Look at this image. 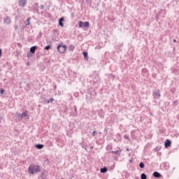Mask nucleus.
I'll list each match as a JSON object with an SVG mask.
<instances>
[{
    "instance_id": "f257e3e1",
    "label": "nucleus",
    "mask_w": 179,
    "mask_h": 179,
    "mask_svg": "<svg viewBox=\"0 0 179 179\" xmlns=\"http://www.w3.org/2000/svg\"><path fill=\"white\" fill-rule=\"evenodd\" d=\"M40 172V166L38 165H34V164H31L29 166L28 169V173L30 174H34V173H39Z\"/></svg>"
},
{
    "instance_id": "f03ea898",
    "label": "nucleus",
    "mask_w": 179,
    "mask_h": 179,
    "mask_svg": "<svg viewBox=\"0 0 179 179\" xmlns=\"http://www.w3.org/2000/svg\"><path fill=\"white\" fill-rule=\"evenodd\" d=\"M57 51L59 54H64L66 51V45H58Z\"/></svg>"
},
{
    "instance_id": "7ed1b4c3",
    "label": "nucleus",
    "mask_w": 179,
    "mask_h": 179,
    "mask_svg": "<svg viewBox=\"0 0 179 179\" xmlns=\"http://www.w3.org/2000/svg\"><path fill=\"white\" fill-rule=\"evenodd\" d=\"M152 96L154 97V99H160V90H155L153 92Z\"/></svg>"
},
{
    "instance_id": "20e7f679",
    "label": "nucleus",
    "mask_w": 179,
    "mask_h": 179,
    "mask_svg": "<svg viewBox=\"0 0 179 179\" xmlns=\"http://www.w3.org/2000/svg\"><path fill=\"white\" fill-rule=\"evenodd\" d=\"M27 3V0H19L18 1L19 6H22V8H24Z\"/></svg>"
},
{
    "instance_id": "39448f33",
    "label": "nucleus",
    "mask_w": 179,
    "mask_h": 179,
    "mask_svg": "<svg viewBox=\"0 0 179 179\" xmlns=\"http://www.w3.org/2000/svg\"><path fill=\"white\" fill-rule=\"evenodd\" d=\"M136 132L137 131L136 130H133L131 131V138H132V139H136V138L138 136H136Z\"/></svg>"
},
{
    "instance_id": "423d86ee",
    "label": "nucleus",
    "mask_w": 179,
    "mask_h": 179,
    "mask_svg": "<svg viewBox=\"0 0 179 179\" xmlns=\"http://www.w3.org/2000/svg\"><path fill=\"white\" fill-rule=\"evenodd\" d=\"M164 146L165 148H170V146H171V141L166 139L164 143Z\"/></svg>"
},
{
    "instance_id": "0eeeda50",
    "label": "nucleus",
    "mask_w": 179,
    "mask_h": 179,
    "mask_svg": "<svg viewBox=\"0 0 179 179\" xmlns=\"http://www.w3.org/2000/svg\"><path fill=\"white\" fill-rule=\"evenodd\" d=\"M153 177L155 178H161L162 174L157 171H155L152 174Z\"/></svg>"
},
{
    "instance_id": "6e6552de",
    "label": "nucleus",
    "mask_w": 179,
    "mask_h": 179,
    "mask_svg": "<svg viewBox=\"0 0 179 179\" xmlns=\"http://www.w3.org/2000/svg\"><path fill=\"white\" fill-rule=\"evenodd\" d=\"M12 20H10V17L6 16V17H4V22L6 23V24H10Z\"/></svg>"
},
{
    "instance_id": "1a4fd4ad",
    "label": "nucleus",
    "mask_w": 179,
    "mask_h": 179,
    "mask_svg": "<svg viewBox=\"0 0 179 179\" xmlns=\"http://www.w3.org/2000/svg\"><path fill=\"white\" fill-rule=\"evenodd\" d=\"M65 20V18L64 17H62L61 18L59 19V25H60L61 27H64V22Z\"/></svg>"
},
{
    "instance_id": "9d476101",
    "label": "nucleus",
    "mask_w": 179,
    "mask_h": 179,
    "mask_svg": "<svg viewBox=\"0 0 179 179\" xmlns=\"http://www.w3.org/2000/svg\"><path fill=\"white\" fill-rule=\"evenodd\" d=\"M36 50H37V46H32L30 48V52L31 54H35L36 53Z\"/></svg>"
},
{
    "instance_id": "9b49d317",
    "label": "nucleus",
    "mask_w": 179,
    "mask_h": 179,
    "mask_svg": "<svg viewBox=\"0 0 179 179\" xmlns=\"http://www.w3.org/2000/svg\"><path fill=\"white\" fill-rule=\"evenodd\" d=\"M35 148H36V149L41 150V149H43V148H44V145H43V144H36L35 145Z\"/></svg>"
},
{
    "instance_id": "f8f14e48",
    "label": "nucleus",
    "mask_w": 179,
    "mask_h": 179,
    "mask_svg": "<svg viewBox=\"0 0 179 179\" xmlns=\"http://www.w3.org/2000/svg\"><path fill=\"white\" fill-rule=\"evenodd\" d=\"M83 57H84L85 59L88 61L89 60V57H88L87 52H83Z\"/></svg>"
},
{
    "instance_id": "ddd939ff",
    "label": "nucleus",
    "mask_w": 179,
    "mask_h": 179,
    "mask_svg": "<svg viewBox=\"0 0 179 179\" xmlns=\"http://www.w3.org/2000/svg\"><path fill=\"white\" fill-rule=\"evenodd\" d=\"M15 115L17 116L18 121H22V120H23V117L20 113H16Z\"/></svg>"
},
{
    "instance_id": "4468645a",
    "label": "nucleus",
    "mask_w": 179,
    "mask_h": 179,
    "mask_svg": "<svg viewBox=\"0 0 179 179\" xmlns=\"http://www.w3.org/2000/svg\"><path fill=\"white\" fill-rule=\"evenodd\" d=\"M101 173H107V171H108V169H107V167H103V168H101V170H100Z\"/></svg>"
},
{
    "instance_id": "2eb2a0df",
    "label": "nucleus",
    "mask_w": 179,
    "mask_h": 179,
    "mask_svg": "<svg viewBox=\"0 0 179 179\" xmlns=\"http://www.w3.org/2000/svg\"><path fill=\"white\" fill-rule=\"evenodd\" d=\"M141 179H148V176H146V174L142 173V174L141 175Z\"/></svg>"
},
{
    "instance_id": "dca6fc26",
    "label": "nucleus",
    "mask_w": 179,
    "mask_h": 179,
    "mask_svg": "<svg viewBox=\"0 0 179 179\" xmlns=\"http://www.w3.org/2000/svg\"><path fill=\"white\" fill-rule=\"evenodd\" d=\"M30 25V18H28L26 21H25V26H29Z\"/></svg>"
},
{
    "instance_id": "f3484780",
    "label": "nucleus",
    "mask_w": 179,
    "mask_h": 179,
    "mask_svg": "<svg viewBox=\"0 0 179 179\" xmlns=\"http://www.w3.org/2000/svg\"><path fill=\"white\" fill-rule=\"evenodd\" d=\"M89 26H90L89 22H84V27L85 29H87V27H89Z\"/></svg>"
},
{
    "instance_id": "a211bd4d",
    "label": "nucleus",
    "mask_w": 179,
    "mask_h": 179,
    "mask_svg": "<svg viewBox=\"0 0 179 179\" xmlns=\"http://www.w3.org/2000/svg\"><path fill=\"white\" fill-rule=\"evenodd\" d=\"M139 167L140 169H145V164L143 162H140Z\"/></svg>"
},
{
    "instance_id": "6ab92c4d",
    "label": "nucleus",
    "mask_w": 179,
    "mask_h": 179,
    "mask_svg": "<svg viewBox=\"0 0 179 179\" xmlns=\"http://www.w3.org/2000/svg\"><path fill=\"white\" fill-rule=\"evenodd\" d=\"M111 153H115V155H121L120 150L111 151Z\"/></svg>"
},
{
    "instance_id": "aec40b11",
    "label": "nucleus",
    "mask_w": 179,
    "mask_h": 179,
    "mask_svg": "<svg viewBox=\"0 0 179 179\" xmlns=\"http://www.w3.org/2000/svg\"><path fill=\"white\" fill-rule=\"evenodd\" d=\"M45 172H42V173L41 174V178L42 179H45Z\"/></svg>"
},
{
    "instance_id": "412c9836",
    "label": "nucleus",
    "mask_w": 179,
    "mask_h": 179,
    "mask_svg": "<svg viewBox=\"0 0 179 179\" xmlns=\"http://www.w3.org/2000/svg\"><path fill=\"white\" fill-rule=\"evenodd\" d=\"M50 48H51V45H48L45 47V50L46 51H48V50H50Z\"/></svg>"
},
{
    "instance_id": "4be33fe9",
    "label": "nucleus",
    "mask_w": 179,
    "mask_h": 179,
    "mask_svg": "<svg viewBox=\"0 0 179 179\" xmlns=\"http://www.w3.org/2000/svg\"><path fill=\"white\" fill-rule=\"evenodd\" d=\"M79 27H84V22L82 21L79 22Z\"/></svg>"
},
{
    "instance_id": "5701e85b",
    "label": "nucleus",
    "mask_w": 179,
    "mask_h": 179,
    "mask_svg": "<svg viewBox=\"0 0 179 179\" xmlns=\"http://www.w3.org/2000/svg\"><path fill=\"white\" fill-rule=\"evenodd\" d=\"M52 101H54V98H50L47 103L48 104H50V103H52Z\"/></svg>"
},
{
    "instance_id": "b1692460",
    "label": "nucleus",
    "mask_w": 179,
    "mask_h": 179,
    "mask_svg": "<svg viewBox=\"0 0 179 179\" xmlns=\"http://www.w3.org/2000/svg\"><path fill=\"white\" fill-rule=\"evenodd\" d=\"M27 112H24L21 114V117H27V114L26 113Z\"/></svg>"
},
{
    "instance_id": "393cba45",
    "label": "nucleus",
    "mask_w": 179,
    "mask_h": 179,
    "mask_svg": "<svg viewBox=\"0 0 179 179\" xmlns=\"http://www.w3.org/2000/svg\"><path fill=\"white\" fill-rule=\"evenodd\" d=\"M74 50H75V46H73V45H70L69 50H70V51H73Z\"/></svg>"
},
{
    "instance_id": "a878e982",
    "label": "nucleus",
    "mask_w": 179,
    "mask_h": 179,
    "mask_svg": "<svg viewBox=\"0 0 179 179\" xmlns=\"http://www.w3.org/2000/svg\"><path fill=\"white\" fill-rule=\"evenodd\" d=\"M27 57H28V58H30V57H33V53H31V52L28 53Z\"/></svg>"
},
{
    "instance_id": "bb28decb",
    "label": "nucleus",
    "mask_w": 179,
    "mask_h": 179,
    "mask_svg": "<svg viewBox=\"0 0 179 179\" xmlns=\"http://www.w3.org/2000/svg\"><path fill=\"white\" fill-rule=\"evenodd\" d=\"M0 93H1V94H3L5 93V90L1 89Z\"/></svg>"
},
{
    "instance_id": "cd10ccee",
    "label": "nucleus",
    "mask_w": 179,
    "mask_h": 179,
    "mask_svg": "<svg viewBox=\"0 0 179 179\" xmlns=\"http://www.w3.org/2000/svg\"><path fill=\"white\" fill-rule=\"evenodd\" d=\"M124 139H127L128 141H129V136L124 135Z\"/></svg>"
},
{
    "instance_id": "c85d7f7f",
    "label": "nucleus",
    "mask_w": 179,
    "mask_h": 179,
    "mask_svg": "<svg viewBox=\"0 0 179 179\" xmlns=\"http://www.w3.org/2000/svg\"><path fill=\"white\" fill-rule=\"evenodd\" d=\"M103 132L106 134V135H107V132H108V130L107 129H105L103 130Z\"/></svg>"
},
{
    "instance_id": "c756f323",
    "label": "nucleus",
    "mask_w": 179,
    "mask_h": 179,
    "mask_svg": "<svg viewBox=\"0 0 179 179\" xmlns=\"http://www.w3.org/2000/svg\"><path fill=\"white\" fill-rule=\"evenodd\" d=\"M92 136H96V131H94L92 132Z\"/></svg>"
},
{
    "instance_id": "7c9ffc66",
    "label": "nucleus",
    "mask_w": 179,
    "mask_h": 179,
    "mask_svg": "<svg viewBox=\"0 0 179 179\" xmlns=\"http://www.w3.org/2000/svg\"><path fill=\"white\" fill-rule=\"evenodd\" d=\"M2 57V49H0V58Z\"/></svg>"
},
{
    "instance_id": "2f4dec72",
    "label": "nucleus",
    "mask_w": 179,
    "mask_h": 179,
    "mask_svg": "<svg viewBox=\"0 0 179 179\" xmlns=\"http://www.w3.org/2000/svg\"><path fill=\"white\" fill-rule=\"evenodd\" d=\"M173 104H176V106H177V104H178V101H176L173 102Z\"/></svg>"
},
{
    "instance_id": "473e14b6",
    "label": "nucleus",
    "mask_w": 179,
    "mask_h": 179,
    "mask_svg": "<svg viewBox=\"0 0 179 179\" xmlns=\"http://www.w3.org/2000/svg\"><path fill=\"white\" fill-rule=\"evenodd\" d=\"M40 8H41V10L44 9V6L41 5V7H40Z\"/></svg>"
},
{
    "instance_id": "72a5a7b5",
    "label": "nucleus",
    "mask_w": 179,
    "mask_h": 179,
    "mask_svg": "<svg viewBox=\"0 0 179 179\" xmlns=\"http://www.w3.org/2000/svg\"><path fill=\"white\" fill-rule=\"evenodd\" d=\"M173 43H177V40L173 39Z\"/></svg>"
},
{
    "instance_id": "f704fd0d",
    "label": "nucleus",
    "mask_w": 179,
    "mask_h": 179,
    "mask_svg": "<svg viewBox=\"0 0 179 179\" xmlns=\"http://www.w3.org/2000/svg\"><path fill=\"white\" fill-rule=\"evenodd\" d=\"M127 152H129V148H127Z\"/></svg>"
},
{
    "instance_id": "c9c22d12",
    "label": "nucleus",
    "mask_w": 179,
    "mask_h": 179,
    "mask_svg": "<svg viewBox=\"0 0 179 179\" xmlns=\"http://www.w3.org/2000/svg\"><path fill=\"white\" fill-rule=\"evenodd\" d=\"M82 148H83L85 150H87V149H86V148H84V146H82Z\"/></svg>"
},
{
    "instance_id": "e433bc0d",
    "label": "nucleus",
    "mask_w": 179,
    "mask_h": 179,
    "mask_svg": "<svg viewBox=\"0 0 179 179\" xmlns=\"http://www.w3.org/2000/svg\"><path fill=\"white\" fill-rule=\"evenodd\" d=\"M27 65H30V63L27 62Z\"/></svg>"
},
{
    "instance_id": "4c0bfd02",
    "label": "nucleus",
    "mask_w": 179,
    "mask_h": 179,
    "mask_svg": "<svg viewBox=\"0 0 179 179\" xmlns=\"http://www.w3.org/2000/svg\"><path fill=\"white\" fill-rule=\"evenodd\" d=\"M16 28L15 29H17V27H15Z\"/></svg>"
},
{
    "instance_id": "58836bf2",
    "label": "nucleus",
    "mask_w": 179,
    "mask_h": 179,
    "mask_svg": "<svg viewBox=\"0 0 179 179\" xmlns=\"http://www.w3.org/2000/svg\"><path fill=\"white\" fill-rule=\"evenodd\" d=\"M75 111H76V108L75 109Z\"/></svg>"
}]
</instances>
